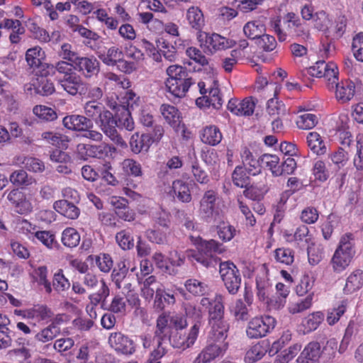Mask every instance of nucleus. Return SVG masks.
Returning <instances> with one entry per match:
<instances>
[{
    "instance_id": "obj_43",
    "label": "nucleus",
    "mask_w": 363,
    "mask_h": 363,
    "mask_svg": "<svg viewBox=\"0 0 363 363\" xmlns=\"http://www.w3.org/2000/svg\"><path fill=\"white\" fill-rule=\"evenodd\" d=\"M264 30V26L259 21H249L243 27L245 35L250 39H258Z\"/></svg>"
},
{
    "instance_id": "obj_15",
    "label": "nucleus",
    "mask_w": 363,
    "mask_h": 363,
    "mask_svg": "<svg viewBox=\"0 0 363 363\" xmlns=\"http://www.w3.org/2000/svg\"><path fill=\"white\" fill-rule=\"evenodd\" d=\"M58 83L67 93L72 96L84 94L86 84L81 76L77 73H73L65 78H60Z\"/></svg>"
},
{
    "instance_id": "obj_63",
    "label": "nucleus",
    "mask_w": 363,
    "mask_h": 363,
    "mask_svg": "<svg viewBox=\"0 0 363 363\" xmlns=\"http://www.w3.org/2000/svg\"><path fill=\"white\" fill-rule=\"evenodd\" d=\"M267 111L270 116L279 117L286 112L284 104L277 98H272L267 101Z\"/></svg>"
},
{
    "instance_id": "obj_50",
    "label": "nucleus",
    "mask_w": 363,
    "mask_h": 363,
    "mask_svg": "<svg viewBox=\"0 0 363 363\" xmlns=\"http://www.w3.org/2000/svg\"><path fill=\"white\" fill-rule=\"evenodd\" d=\"M301 347L302 346L299 343L290 346L276 357L274 363H289L298 354Z\"/></svg>"
},
{
    "instance_id": "obj_49",
    "label": "nucleus",
    "mask_w": 363,
    "mask_h": 363,
    "mask_svg": "<svg viewBox=\"0 0 363 363\" xmlns=\"http://www.w3.org/2000/svg\"><path fill=\"white\" fill-rule=\"evenodd\" d=\"M60 328L48 325L36 333L35 338L42 343H46L54 340L60 333Z\"/></svg>"
},
{
    "instance_id": "obj_22",
    "label": "nucleus",
    "mask_w": 363,
    "mask_h": 363,
    "mask_svg": "<svg viewBox=\"0 0 363 363\" xmlns=\"http://www.w3.org/2000/svg\"><path fill=\"white\" fill-rule=\"evenodd\" d=\"M160 111L164 121L173 128H178L182 123V117L179 110L174 106L163 104Z\"/></svg>"
},
{
    "instance_id": "obj_27",
    "label": "nucleus",
    "mask_w": 363,
    "mask_h": 363,
    "mask_svg": "<svg viewBox=\"0 0 363 363\" xmlns=\"http://www.w3.org/2000/svg\"><path fill=\"white\" fill-rule=\"evenodd\" d=\"M362 286L363 271L355 269L347 277L343 291L345 294H350L359 290Z\"/></svg>"
},
{
    "instance_id": "obj_24",
    "label": "nucleus",
    "mask_w": 363,
    "mask_h": 363,
    "mask_svg": "<svg viewBox=\"0 0 363 363\" xmlns=\"http://www.w3.org/2000/svg\"><path fill=\"white\" fill-rule=\"evenodd\" d=\"M273 175L292 174L296 167V160H269L267 162Z\"/></svg>"
},
{
    "instance_id": "obj_23",
    "label": "nucleus",
    "mask_w": 363,
    "mask_h": 363,
    "mask_svg": "<svg viewBox=\"0 0 363 363\" xmlns=\"http://www.w3.org/2000/svg\"><path fill=\"white\" fill-rule=\"evenodd\" d=\"M45 55L42 48L39 46L30 48L26 51V60L28 65L33 69L41 68L40 72H45L47 70L46 65L42 62L43 60L45 59Z\"/></svg>"
},
{
    "instance_id": "obj_64",
    "label": "nucleus",
    "mask_w": 363,
    "mask_h": 363,
    "mask_svg": "<svg viewBox=\"0 0 363 363\" xmlns=\"http://www.w3.org/2000/svg\"><path fill=\"white\" fill-rule=\"evenodd\" d=\"M352 51L357 60L363 62V32H360L353 37Z\"/></svg>"
},
{
    "instance_id": "obj_51",
    "label": "nucleus",
    "mask_w": 363,
    "mask_h": 363,
    "mask_svg": "<svg viewBox=\"0 0 363 363\" xmlns=\"http://www.w3.org/2000/svg\"><path fill=\"white\" fill-rule=\"evenodd\" d=\"M62 242L68 247H74L80 242V235L79 233L72 228H65L62 233Z\"/></svg>"
},
{
    "instance_id": "obj_33",
    "label": "nucleus",
    "mask_w": 363,
    "mask_h": 363,
    "mask_svg": "<svg viewBox=\"0 0 363 363\" xmlns=\"http://www.w3.org/2000/svg\"><path fill=\"white\" fill-rule=\"evenodd\" d=\"M211 326V336L214 342H225L229 330V323L227 320L215 323Z\"/></svg>"
},
{
    "instance_id": "obj_61",
    "label": "nucleus",
    "mask_w": 363,
    "mask_h": 363,
    "mask_svg": "<svg viewBox=\"0 0 363 363\" xmlns=\"http://www.w3.org/2000/svg\"><path fill=\"white\" fill-rule=\"evenodd\" d=\"M116 240L123 250H130L134 246V239L131 233L126 230L118 232L116 235Z\"/></svg>"
},
{
    "instance_id": "obj_41",
    "label": "nucleus",
    "mask_w": 363,
    "mask_h": 363,
    "mask_svg": "<svg viewBox=\"0 0 363 363\" xmlns=\"http://www.w3.org/2000/svg\"><path fill=\"white\" fill-rule=\"evenodd\" d=\"M42 138L54 145L55 147L67 149L69 139L67 135L52 132H44Z\"/></svg>"
},
{
    "instance_id": "obj_32",
    "label": "nucleus",
    "mask_w": 363,
    "mask_h": 363,
    "mask_svg": "<svg viewBox=\"0 0 363 363\" xmlns=\"http://www.w3.org/2000/svg\"><path fill=\"white\" fill-rule=\"evenodd\" d=\"M269 345L264 341L252 345L246 352L245 362L253 363L261 359L267 352Z\"/></svg>"
},
{
    "instance_id": "obj_14",
    "label": "nucleus",
    "mask_w": 363,
    "mask_h": 363,
    "mask_svg": "<svg viewBox=\"0 0 363 363\" xmlns=\"http://www.w3.org/2000/svg\"><path fill=\"white\" fill-rule=\"evenodd\" d=\"M228 344L215 342L208 344L195 358L193 363H208L216 358L223 355L226 351Z\"/></svg>"
},
{
    "instance_id": "obj_59",
    "label": "nucleus",
    "mask_w": 363,
    "mask_h": 363,
    "mask_svg": "<svg viewBox=\"0 0 363 363\" xmlns=\"http://www.w3.org/2000/svg\"><path fill=\"white\" fill-rule=\"evenodd\" d=\"M249 176L242 166H237L233 173L234 184L240 188H246L250 184Z\"/></svg>"
},
{
    "instance_id": "obj_10",
    "label": "nucleus",
    "mask_w": 363,
    "mask_h": 363,
    "mask_svg": "<svg viewBox=\"0 0 363 363\" xmlns=\"http://www.w3.org/2000/svg\"><path fill=\"white\" fill-rule=\"evenodd\" d=\"M199 38L201 45L203 46L206 51L211 54L226 50L235 45L234 40L226 38L216 33H204L203 35H200Z\"/></svg>"
},
{
    "instance_id": "obj_60",
    "label": "nucleus",
    "mask_w": 363,
    "mask_h": 363,
    "mask_svg": "<svg viewBox=\"0 0 363 363\" xmlns=\"http://www.w3.org/2000/svg\"><path fill=\"white\" fill-rule=\"evenodd\" d=\"M33 111L38 118L46 121H52L57 117L56 112L52 108L46 106H35Z\"/></svg>"
},
{
    "instance_id": "obj_39",
    "label": "nucleus",
    "mask_w": 363,
    "mask_h": 363,
    "mask_svg": "<svg viewBox=\"0 0 363 363\" xmlns=\"http://www.w3.org/2000/svg\"><path fill=\"white\" fill-rule=\"evenodd\" d=\"M324 320V314L320 311L309 314L302 320L304 333L315 330Z\"/></svg>"
},
{
    "instance_id": "obj_29",
    "label": "nucleus",
    "mask_w": 363,
    "mask_h": 363,
    "mask_svg": "<svg viewBox=\"0 0 363 363\" xmlns=\"http://www.w3.org/2000/svg\"><path fill=\"white\" fill-rule=\"evenodd\" d=\"M130 267V261L124 259L120 261L113 269L111 278L118 289L122 288V282L125 279Z\"/></svg>"
},
{
    "instance_id": "obj_37",
    "label": "nucleus",
    "mask_w": 363,
    "mask_h": 363,
    "mask_svg": "<svg viewBox=\"0 0 363 363\" xmlns=\"http://www.w3.org/2000/svg\"><path fill=\"white\" fill-rule=\"evenodd\" d=\"M352 257L336 249L331 259V264L335 272H341L350 264Z\"/></svg>"
},
{
    "instance_id": "obj_30",
    "label": "nucleus",
    "mask_w": 363,
    "mask_h": 363,
    "mask_svg": "<svg viewBox=\"0 0 363 363\" xmlns=\"http://www.w3.org/2000/svg\"><path fill=\"white\" fill-rule=\"evenodd\" d=\"M323 353L321 346L318 342H311L304 348L301 353L298 359L306 360L308 363H315Z\"/></svg>"
},
{
    "instance_id": "obj_28",
    "label": "nucleus",
    "mask_w": 363,
    "mask_h": 363,
    "mask_svg": "<svg viewBox=\"0 0 363 363\" xmlns=\"http://www.w3.org/2000/svg\"><path fill=\"white\" fill-rule=\"evenodd\" d=\"M222 138L223 135L220 129L213 125L204 128L201 134V141L212 146L219 144Z\"/></svg>"
},
{
    "instance_id": "obj_56",
    "label": "nucleus",
    "mask_w": 363,
    "mask_h": 363,
    "mask_svg": "<svg viewBox=\"0 0 363 363\" xmlns=\"http://www.w3.org/2000/svg\"><path fill=\"white\" fill-rule=\"evenodd\" d=\"M94 348L92 342H85L82 345L76 354V358L79 363H96L91 360V350Z\"/></svg>"
},
{
    "instance_id": "obj_20",
    "label": "nucleus",
    "mask_w": 363,
    "mask_h": 363,
    "mask_svg": "<svg viewBox=\"0 0 363 363\" xmlns=\"http://www.w3.org/2000/svg\"><path fill=\"white\" fill-rule=\"evenodd\" d=\"M334 89H335V97L337 101L341 103H346L354 97L355 84L350 79L342 80L335 85Z\"/></svg>"
},
{
    "instance_id": "obj_58",
    "label": "nucleus",
    "mask_w": 363,
    "mask_h": 363,
    "mask_svg": "<svg viewBox=\"0 0 363 363\" xmlns=\"http://www.w3.org/2000/svg\"><path fill=\"white\" fill-rule=\"evenodd\" d=\"M291 196V192L283 191L279 197V200L275 206V213L274 216V222L280 223L284 217V213L286 210V204Z\"/></svg>"
},
{
    "instance_id": "obj_13",
    "label": "nucleus",
    "mask_w": 363,
    "mask_h": 363,
    "mask_svg": "<svg viewBox=\"0 0 363 363\" xmlns=\"http://www.w3.org/2000/svg\"><path fill=\"white\" fill-rule=\"evenodd\" d=\"M76 60L75 70L85 78H91L99 72L100 62L94 56H79Z\"/></svg>"
},
{
    "instance_id": "obj_25",
    "label": "nucleus",
    "mask_w": 363,
    "mask_h": 363,
    "mask_svg": "<svg viewBox=\"0 0 363 363\" xmlns=\"http://www.w3.org/2000/svg\"><path fill=\"white\" fill-rule=\"evenodd\" d=\"M53 207L57 212L69 219H77L80 214L79 208L66 199L55 201Z\"/></svg>"
},
{
    "instance_id": "obj_45",
    "label": "nucleus",
    "mask_w": 363,
    "mask_h": 363,
    "mask_svg": "<svg viewBox=\"0 0 363 363\" xmlns=\"http://www.w3.org/2000/svg\"><path fill=\"white\" fill-rule=\"evenodd\" d=\"M338 75L339 70L337 65L333 62H329L325 73L322 77L326 80V86L328 89L334 90L335 85L339 83Z\"/></svg>"
},
{
    "instance_id": "obj_54",
    "label": "nucleus",
    "mask_w": 363,
    "mask_h": 363,
    "mask_svg": "<svg viewBox=\"0 0 363 363\" xmlns=\"http://www.w3.org/2000/svg\"><path fill=\"white\" fill-rule=\"evenodd\" d=\"M347 306V301L342 300L337 306L334 307L328 312L327 322L329 325H333L336 323L340 317L345 313Z\"/></svg>"
},
{
    "instance_id": "obj_21",
    "label": "nucleus",
    "mask_w": 363,
    "mask_h": 363,
    "mask_svg": "<svg viewBox=\"0 0 363 363\" xmlns=\"http://www.w3.org/2000/svg\"><path fill=\"white\" fill-rule=\"evenodd\" d=\"M153 142L152 138L150 134H140L135 133L130 138V147L133 152L139 154L148 151Z\"/></svg>"
},
{
    "instance_id": "obj_7",
    "label": "nucleus",
    "mask_w": 363,
    "mask_h": 363,
    "mask_svg": "<svg viewBox=\"0 0 363 363\" xmlns=\"http://www.w3.org/2000/svg\"><path fill=\"white\" fill-rule=\"evenodd\" d=\"M219 213V197L218 193L213 190L206 191L200 201L199 208L200 218L207 223H211L218 218Z\"/></svg>"
},
{
    "instance_id": "obj_5",
    "label": "nucleus",
    "mask_w": 363,
    "mask_h": 363,
    "mask_svg": "<svg viewBox=\"0 0 363 363\" xmlns=\"http://www.w3.org/2000/svg\"><path fill=\"white\" fill-rule=\"evenodd\" d=\"M104 133L121 149H128V145L122 136L118 133L117 121L113 113L106 108L99 119L95 122Z\"/></svg>"
},
{
    "instance_id": "obj_53",
    "label": "nucleus",
    "mask_w": 363,
    "mask_h": 363,
    "mask_svg": "<svg viewBox=\"0 0 363 363\" xmlns=\"http://www.w3.org/2000/svg\"><path fill=\"white\" fill-rule=\"evenodd\" d=\"M318 122V118L313 113H305L298 116L296 121L299 129L309 130L314 128Z\"/></svg>"
},
{
    "instance_id": "obj_8",
    "label": "nucleus",
    "mask_w": 363,
    "mask_h": 363,
    "mask_svg": "<svg viewBox=\"0 0 363 363\" xmlns=\"http://www.w3.org/2000/svg\"><path fill=\"white\" fill-rule=\"evenodd\" d=\"M219 273L229 294H236L240 288L242 277L235 264L230 261L220 262Z\"/></svg>"
},
{
    "instance_id": "obj_40",
    "label": "nucleus",
    "mask_w": 363,
    "mask_h": 363,
    "mask_svg": "<svg viewBox=\"0 0 363 363\" xmlns=\"http://www.w3.org/2000/svg\"><path fill=\"white\" fill-rule=\"evenodd\" d=\"M172 190L177 199L182 202L189 203L191 200V195L189 184L182 180H176L172 183Z\"/></svg>"
},
{
    "instance_id": "obj_12",
    "label": "nucleus",
    "mask_w": 363,
    "mask_h": 363,
    "mask_svg": "<svg viewBox=\"0 0 363 363\" xmlns=\"http://www.w3.org/2000/svg\"><path fill=\"white\" fill-rule=\"evenodd\" d=\"M257 101L252 96L246 97L242 101L235 98L230 99L227 108L234 115L249 116L253 114Z\"/></svg>"
},
{
    "instance_id": "obj_11",
    "label": "nucleus",
    "mask_w": 363,
    "mask_h": 363,
    "mask_svg": "<svg viewBox=\"0 0 363 363\" xmlns=\"http://www.w3.org/2000/svg\"><path fill=\"white\" fill-rule=\"evenodd\" d=\"M108 344L118 354L131 355L135 352L133 340L120 332L110 334Z\"/></svg>"
},
{
    "instance_id": "obj_38",
    "label": "nucleus",
    "mask_w": 363,
    "mask_h": 363,
    "mask_svg": "<svg viewBox=\"0 0 363 363\" xmlns=\"http://www.w3.org/2000/svg\"><path fill=\"white\" fill-rule=\"evenodd\" d=\"M175 301L174 293L169 289L165 290L162 288L155 296L154 305L157 309L162 310L166 306L174 304Z\"/></svg>"
},
{
    "instance_id": "obj_31",
    "label": "nucleus",
    "mask_w": 363,
    "mask_h": 363,
    "mask_svg": "<svg viewBox=\"0 0 363 363\" xmlns=\"http://www.w3.org/2000/svg\"><path fill=\"white\" fill-rule=\"evenodd\" d=\"M208 92L206 94V106H213L214 108L219 109L223 103L218 84L217 81H213V84L206 88Z\"/></svg>"
},
{
    "instance_id": "obj_1",
    "label": "nucleus",
    "mask_w": 363,
    "mask_h": 363,
    "mask_svg": "<svg viewBox=\"0 0 363 363\" xmlns=\"http://www.w3.org/2000/svg\"><path fill=\"white\" fill-rule=\"evenodd\" d=\"M196 250L186 251V257L191 261H196L206 268L216 267L221 262L217 255L225 251L223 244L215 240H205L200 239L196 243Z\"/></svg>"
},
{
    "instance_id": "obj_4",
    "label": "nucleus",
    "mask_w": 363,
    "mask_h": 363,
    "mask_svg": "<svg viewBox=\"0 0 363 363\" xmlns=\"http://www.w3.org/2000/svg\"><path fill=\"white\" fill-rule=\"evenodd\" d=\"M187 326L186 318L181 314L162 313L157 319L155 335L163 339H168L172 333V328L176 331L182 330Z\"/></svg>"
},
{
    "instance_id": "obj_9",
    "label": "nucleus",
    "mask_w": 363,
    "mask_h": 363,
    "mask_svg": "<svg viewBox=\"0 0 363 363\" xmlns=\"http://www.w3.org/2000/svg\"><path fill=\"white\" fill-rule=\"evenodd\" d=\"M77 152L79 155V159H88L89 157L101 159L102 157H113L118 150L113 145L104 143L99 145L80 143L77 146Z\"/></svg>"
},
{
    "instance_id": "obj_44",
    "label": "nucleus",
    "mask_w": 363,
    "mask_h": 363,
    "mask_svg": "<svg viewBox=\"0 0 363 363\" xmlns=\"http://www.w3.org/2000/svg\"><path fill=\"white\" fill-rule=\"evenodd\" d=\"M157 344L155 345L153 351L150 353L149 359L145 363H160V359L164 356L167 352L166 345L168 339L160 338L156 336Z\"/></svg>"
},
{
    "instance_id": "obj_34",
    "label": "nucleus",
    "mask_w": 363,
    "mask_h": 363,
    "mask_svg": "<svg viewBox=\"0 0 363 363\" xmlns=\"http://www.w3.org/2000/svg\"><path fill=\"white\" fill-rule=\"evenodd\" d=\"M186 19L191 27L196 30H201L204 26L203 12L197 6H191L187 10Z\"/></svg>"
},
{
    "instance_id": "obj_52",
    "label": "nucleus",
    "mask_w": 363,
    "mask_h": 363,
    "mask_svg": "<svg viewBox=\"0 0 363 363\" xmlns=\"http://www.w3.org/2000/svg\"><path fill=\"white\" fill-rule=\"evenodd\" d=\"M10 182L15 186H29L34 182V179L28 177L26 171L19 169L14 171L9 177Z\"/></svg>"
},
{
    "instance_id": "obj_19",
    "label": "nucleus",
    "mask_w": 363,
    "mask_h": 363,
    "mask_svg": "<svg viewBox=\"0 0 363 363\" xmlns=\"http://www.w3.org/2000/svg\"><path fill=\"white\" fill-rule=\"evenodd\" d=\"M137 279L139 284H142L141 295L146 300H151L154 294L162 288V285L160 283L156 277L153 275L143 279L138 273L136 274Z\"/></svg>"
},
{
    "instance_id": "obj_55",
    "label": "nucleus",
    "mask_w": 363,
    "mask_h": 363,
    "mask_svg": "<svg viewBox=\"0 0 363 363\" xmlns=\"http://www.w3.org/2000/svg\"><path fill=\"white\" fill-rule=\"evenodd\" d=\"M48 270L45 266H40L35 270V279L40 286H43L47 294L52 291V285L48 279Z\"/></svg>"
},
{
    "instance_id": "obj_17",
    "label": "nucleus",
    "mask_w": 363,
    "mask_h": 363,
    "mask_svg": "<svg viewBox=\"0 0 363 363\" xmlns=\"http://www.w3.org/2000/svg\"><path fill=\"white\" fill-rule=\"evenodd\" d=\"M15 313L22 315L24 318L37 321L46 320L50 318L53 313L52 311L43 304L34 305L32 308L23 311H15Z\"/></svg>"
},
{
    "instance_id": "obj_46",
    "label": "nucleus",
    "mask_w": 363,
    "mask_h": 363,
    "mask_svg": "<svg viewBox=\"0 0 363 363\" xmlns=\"http://www.w3.org/2000/svg\"><path fill=\"white\" fill-rule=\"evenodd\" d=\"M354 245V235L351 233H347L341 236L337 249L353 257L355 254Z\"/></svg>"
},
{
    "instance_id": "obj_6",
    "label": "nucleus",
    "mask_w": 363,
    "mask_h": 363,
    "mask_svg": "<svg viewBox=\"0 0 363 363\" xmlns=\"http://www.w3.org/2000/svg\"><path fill=\"white\" fill-rule=\"evenodd\" d=\"M277 324L271 315L256 316L250 319L246 328V335L250 339H259L270 333Z\"/></svg>"
},
{
    "instance_id": "obj_47",
    "label": "nucleus",
    "mask_w": 363,
    "mask_h": 363,
    "mask_svg": "<svg viewBox=\"0 0 363 363\" xmlns=\"http://www.w3.org/2000/svg\"><path fill=\"white\" fill-rule=\"evenodd\" d=\"M123 52L121 49L116 46H112L108 49L106 54L102 55L100 58L102 62L108 66H115L123 58Z\"/></svg>"
},
{
    "instance_id": "obj_26",
    "label": "nucleus",
    "mask_w": 363,
    "mask_h": 363,
    "mask_svg": "<svg viewBox=\"0 0 363 363\" xmlns=\"http://www.w3.org/2000/svg\"><path fill=\"white\" fill-rule=\"evenodd\" d=\"M339 132V138L342 147H340L337 151L333 154V157L335 159H344L350 156V152L352 151L351 144L352 143V136L349 130H344Z\"/></svg>"
},
{
    "instance_id": "obj_35",
    "label": "nucleus",
    "mask_w": 363,
    "mask_h": 363,
    "mask_svg": "<svg viewBox=\"0 0 363 363\" xmlns=\"http://www.w3.org/2000/svg\"><path fill=\"white\" fill-rule=\"evenodd\" d=\"M46 69L49 70V72H57L59 74L62 75V78H65L72 75L73 73H76L74 72V63L63 60L57 62L55 65H46Z\"/></svg>"
},
{
    "instance_id": "obj_36",
    "label": "nucleus",
    "mask_w": 363,
    "mask_h": 363,
    "mask_svg": "<svg viewBox=\"0 0 363 363\" xmlns=\"http://www.w3.org/2000/svg\"><path fill=\"white\" fill-rule=\"evenodd\" d=\"M307 143L311 150L317 155H323L327 151V147L322 137L316 132H311L308 133Z\"/></svg>"
},
{
    "instance_id": "obj_42",
    "label": "nucleus",
    "mask_w": 363,
    "mask_h": 363,
    "mask_svg": "<svg viewBox=\"0 0 363 363\" xmlns=\"http://www.w3.org/2000/svg\"><path fill=\"white\" fill-rule=\"evenodd\" d=\"M105 106L96 101H89L85 103L84 106V111L85 116L94 120L95 122L99 119L102 112L105 111Z\"/></svg>"
},
{
    "instance_id": "obj_18",
    "label": "nucleus",
    "mask_w": 363,
    "mask_h": 363,
    "mask_svg": "<svg viewBox=\"0 0 363 363\" xmlns=\"http://www.w3.org/2000/svg\"><path fill=\"white\" fill-rule=\"evenodd\" d=\"M40 75L38 76L32 81L30 86L33 87L35 94L42 96H49L55 91L53 82L47 78L49 74V70L40 72ZM30 89H32L30 87Z\"/></svg>"
},
{
    "instance_id": "obj_2",
    "label": "nucleus",
    "mask_w": 363,
    "mask_h": 363,
    "mask_svg": "<svg viewBox=\"0 0 363 363\" xmlns=\"http://www.w3.org/2000/svg\"><path fill=\"white\" fill-rule=\"evenodd\" d=\"M165 85L169 93L176 98H183L195 84L191 71L186 67L172 65L166 69Z\"/></svg>"
},
{
    "instance_id": "obj_62",
    "label": "nucleus",
    "mask_w": 363,
    "mask_h": 363,
    "mask_svg": "<svg viewBox=\"0 0 363 363\" xmlns=\"http://www.w3.org/2000/svg\"><path fill=\"white\" fill-rule=\"evenodd\" d=\"M274 257L278 262L290 265L294 262V253L289 248H278L274 252Z\"/></svg>"
},
{
    "instance_id": "obj_48",
    "label": "nucleus",
    "mask_w": 363,
    "mask_h": 363,
    "mask_svg": "<svg viewBox=\"0 0 363 363\" xmlns=\"http://www.w3.org/2000/svg\"><path fill=\"white\" fill-rule=\"evenodd\" d=\"M314 294H308L304 298L296 302L290 303L288 307L289 312L291 314L302 313L309 309L313 303Z\"/></svg>"
},
{
    "instance_id": "obj_3",
    "label": "nucleus",
    "mask_w": 363,
    "mask_h": 363,
    "mask_svg": "<svg viewBox=\"0 0 363 363\" xmlns=\"http://www.w3.org/2000/svg\"><path fill=\"white\" fill-rule=\"evenodd\" d=\"M270 26L280 42L285 41L287 36L304 38L309 34L306 25L301 23L299 18L292 12L285 16L283 25L281 18L277 17L271 21Z\"/></svg>"
},
{
    "instance_id": "obj_16",
    "label": "nucleus",
    "mask_w": 363,
    "mask_h": 363,
    "mask_svg": "<svg viewBox=\"0 0 363 363\" xmlns=\"http://www.w3.org/2000/svg\"><path fill=\"white\" fill-rule=\"evenodd\" d=\"M63 125L68 130L73 131H86L92 128V121L82 115L72 114L64 117L62 120Z\"/></svg>"
},
{
    "instance_id": "obj_57",
    "label": "nucleus",
    "mask_w": 363,
    "mask_h": 363,
    "mask_svg": "<svg viewBox=\"0 0 363 363\" xmlns=\"http://www.w3.org/2000/svg\"><path fill=\"white\" fill-rule=\"evenodd\" d=\"M184 286L186 289L194 296L204 295L207 289V286L205 283L196 279L186 280Z\"/></svg>"
}]
</instances>
